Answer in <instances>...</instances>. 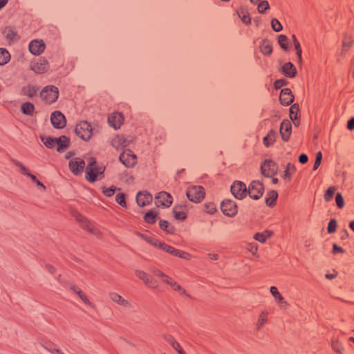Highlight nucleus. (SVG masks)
<instances>
[{
  "instance_id": "1",
  "label": "nucleus",
  "mask_w": 354,
  "mask_h": 354,
  "mask_svg": "<svg viewBox=\"0 0 354 354\" xmlns=\"http://www.w3.org/2000/svg\"><path fill=\"white\" fill-rule=\"evenodd\" d=\"M104 171V168L97 167L95 160L91 158L86 168V178L88 181L93 183L102 178Z\"/></svg>"
},
{
  "instance_id": "2",
  "label": "nucleus",
  "mask_w": 354,
  "mask_h": 354,
  "mask_svg": "<svg viewBox=\"0 0 354 354\" xmlns=\"http://www.w3.org/2000/svg\"><path fill=\"white\" fill-rule=\"evenodd\" d=\"M41 140L48 148L55 147L57 151H63L69 146V139L66 136L53 138L50 137L41 136Z\"/></svg>"
},
{
  "instance_id": "3",
  "label": "nucleus",
  "mask_w": 354,
  "mask_h": 354,
  "mask_svg": "<svg viewBox=\"0 0 354 354\" xmlns=\"http://www.w3.org/2000/svg\"><path fill=\"white\" fill-rule=\"evenodd\" d=\"M39 96L46 104H50L58 99L59 90L55 86H46L42 88Z\"/></svg>"
},
{
  "instance_id": "4",
  "label": "nucleus",
  "mask_w": 354,
  "mask_h": 354,
  "mask_svg": "<svg viewBox=\"0 0 354 354\" xmlns=\"http://www.w3.org/2000/svg\"><path fill=\"white\" fill-rule=\"evenodd\" d=\"M93 129L86 121H80L75 127L76 135L83 140L88 141L92 136Z\"/></svg>"
},
{
  "instance_id": "5",
  "label": "nucleus",
  "mask_w": 354,
  "mask_h": 354,
  "mask_svg": "<svg viewBox=\"0 0 354 354\" xmlns=\"http://www.w3.org/2000/svg\"><path fill=\"white\" fill-rule=\"evenodd\" d=\"M119 160L127 168L133 167L137 164V156L130 149L124 150L120 153Z\"/></svg>"
},
{
  "instance_id": "6",
  "label": "nucleus",
  "mask_w": 354,
  "mask_h": 354,
  "mask_svg": "<svg viewBox=\"0 0 354 354\" xmlns=\"http://www.w3.org/2000/svg\"><path fill=\"white\" fill-rule=\"evenodd\" d=\"M263 192V185L259 180H253L251 182L248 188V195L254 200L259 199L262 196Z\"/></svg>"
},
{
  "instance_id": "7",
  "label": "nucleus",
  "mask_w": 354,
  "mask_h": 354,
  "mask_svg": "<svg viewBox=\"0 0 354 354\" xmlns=\"http://www.w3.org/2000/svg\"><path fill=\"white\" fill-rule=\"evenodd\" d=\"M133 138L131 136L117 135L111 140V145L117 150L131 146Z\"/></svg>"
},
{
  "instance_id": "8",
  "label": "nucleus",
  "mask_w": 354,
  "mask_h": 354,
  "mask_svg": "<svg viewBox=\"0 0 354 354\" xmlns=\"http://www.w3.org/2000/svg\"><path fill=\"white\" fill-rule=\"evenodd\" d=\"M186 195L191 201L197 203L203 199L205 192L201 186H192L187 190Z\"/></svg>"
},
{
  "instance_id": "9",
  "label": "nucleus",
  "mask_w": 354,
  "mask_h": 354,
  "mask_svg": "<svg viewBox=\"0 0 354 354\" xmlns=\"http://www.w3.org/2000/svg\"><path fill=\"white\" fill-rule=\"evenodd\" d=\"M277 166L271 160H266L261 165V172L266 177H272L277 172Z\"/></svg>"
},
{
  "instance_id": "10",
  "label": "nucleus",
  "mask_w": 354,
  "mask_h": 354,
  "mask_svg": "<svg viewBox=\"0 0 354 354\" xmlns=\"http://www.w3.org/2000/svg\"><path fill=\"white\" fill-rule=\"evenodd\" d=\"M231 192L236 198L241 200L248 194V189L243 183L237 181L231 186Z\"/></svg>"
},
{
  "instance_id": "11",
  "label": "nucleus",
  "mask_w": 354,
  "mask_h": 354,
  "mask_svg": "<svg viewBox=\"0 0 354 354\" xmlns=\"http://www.w3.org/2000/svg\"><path fill=\"white\" fill-rule=\"evenodd\" d=\"M222 212L227 216L232 217L237 213L236 205L231 200H224L221 204Z\"/></svg>"
},
{
  "instance_id": "12",
  "label": "nucleus",
  "mask_w": 354,
  "mask_h": 354,
  "mask_svg": "<svg viewBox=\"0 0 354 354\" xmlns=\"http://www.w3.org/2000/svg\"><path fill=\"white\" fill-rule=\"evenodd\" d=\"M50 122L52 125L56 129H62L66 124L64 115L59 111H55L51 113Z\"/></svg>"
},
{
  "instance_id": "13",
  "label": "nucleus",
  "mask_w": 354,
  "mask_h": 354,
  "mask_svg": "<svg viewBox=\"0 0 354 354\" xmlns=\"http://www.w3.org/2000/svg\"><path fill=\"white\" fill-rule=\"evenodd\" d=\"M68 166L72 173L77 176L83 171L85 162L80 158H74L70 160Z\"/></svg>"
},
{
  "instance_id": "14",
  "label": "nucleus",
  "mask_w": 354,
  "mask_h": 354,
  "mask_svg": "<svg viewBox=\"0 0 354 354\" xmlns=\"http://www.w3.org/2000/svg\"><path fill=\"white\" fill-rule=\"evenodd\" d=\"M155 201L157 206H162L165 207H169L173 202L172 196L165 192H159L155 197Z\"/></svg>"
},
{
  "instance_id": "15",
  "label": "nucleus",
  "mask_w": 354,
  "mask_h": 354,
  "mask_svg": "<svg viewBox=\"0 0 354 354\" xmlns=\"http://www.w3.org/2000/svg\"><path fill=\"white\" fill-rule=\"evenodd\" d=\"M45 43L41 39H34L28 45L29 51L34 55H41L45 50Z\"/></svg>"
},
{
  "instance_id": "16",
  "label": "nucleus",
  "mask_w": 354,
  "mask_h": 354,
  "mask_svg": "<svg viewBox=\"0 0 354 354\" xmlns=\"http://www.w3.org/2000/svg\"><path fill=\"white\" fill-rule=\"evenodd\" d=\"M153 200L152 195L147 192H139L136 195V203L140 207L149 205Z\"/></svg>"
},
{
  "instance_id": "17",
  "label": "nucleus",
  "mask_w": 354,
  "mask_h": 354,
  "mask_svg": "<svg viewBox=\"0 0 354 354\" xmlns=\"http://www.w3.org/2000/svg\"><path fill=\"white\" fill-rule=\"evenodd\" d=\"M48 65V61L44 58H41L31 66L30 69L36 73L42 74L47 71Z\"/></svg>"
},
{
  "instance_id": "18",
  "label": "nucleus",
  "mask_w": 354,
  "mask_h": 354,
  "mask_svg": "<svg viewBox=\"0 0 354 354\" xmlns=\"http://www.w3.org/2000/svg\"><path fill=\"white\" fill-rule=\"evenodd\" d=\"M108 122L113 128L118 129L123 122V117L120 113H111L108 118Z\"/></svg>"
},
{
  "instance_id": "19",
  "label": "nucleus",
  "mask_w": 354,
  "mask_h": 354,
  "mask_svg": "<svg viewBox=\"0 0 354 354\" xmlns=\"http://www.w3.org/2000/svg\"><path fill=\"white\" fill-rule=\"evenodd\" d=\"M280 102L284 106H288L294 100V96L290 88H283L281 91Z\"/></svg>"
},
{
  "instance_id": "20",
  "label": "nucleus",
  "mask_w": 354,
  "mask_h": 354,
  "mask_svg": "<svg viewBox=\"0 0 354 354\" xmlns=\"http://www.w3.org/2000/svg\"><path fill=\"white\" fill-rule=\"evenodd\" d=\"M291 129V124L288 120H285L282 121L280 127V134L281 136V138L284 141H287L288 140Z\"/></svg>"
},
{
  "instance_id": "21",
  "label": "nucleus",
  "mask_w": 354,
  "mask_h": 354,
  "mask_svg": "<svg viewBox=\"0 0 354 354\" xmlns=\"http://www.w3.org/2000/svg\"><path fill=\"white\" fill-rule=\"evenodd\" d=\"M135 274L147 286H153L155 284V281L147 272H145L142 270H136Z\"/></svg>"
},
{
  "instance_id": "22",
  "label": "nucleus",
  "mask_w": 354,
  "mask_h": 354,
  "mask_svg": "<svg viewBox=\"0 0 354 354\" xmlns=\"http://www.w3.org/2000/svg\"><path fill=\"white\" fill-rule=\"evenodd\" d=\"M111 300L113 302H115L120 306L124 307H129L130 306V303L125 299H124L121 295L116 292H110L109 294Z\"/></svg>"
},
{
  "instance_id": "23",
  "label": "nucleus",
  "mask_w": 354,
  "mask_h": 354,
  "mask_svg": "<svg viewBox=\"0 0 354 354\" xmlns=\"http://www.w3.org/2000/svg\"><path fill=\"white\" fill-rule=\"evenodd\" d=\"M277 138V132L272 129L270 130L267 135L263 138V142L266 147L272 146Z\"/></svg>"
},
{
  "instance_id": "24",
  "label": "nucleus",
  "mask_w": 354,
  "mask_h": 354,
  "mask_svg": "<svg viewBox=\"0 0 354 354\" xmlns=\"http://www.w3.org/2000/svg\"><path fill=\"white\" fill-rule=\"evenodd\" d=\"M73 216L75 218L77 221L80 223L82 227L91 232H93V227L89 223L88 221L84 216H83L78 212L74 213Z\"/></svg>"
},
{
  "instance_id": "25",
  "label": "nucleus",
  "mask_w": 354,
  "mask_h": 354,
  "mask_svg": "<svg viewBox=\"0 0 354 354\" xmlns=\"http://www.w3.org/2000/svg\"><path fill=\"white\" fill-rule=\"evenodd\" d=\"M282 71L283 73L289 77H295L297 73L295 67L291 62L284 64L282 67Z\"/></svg>"
},
{
  "instance_id": "26",
  "label": "nucleus",
  "mask_w": 354,
  "mask_h": 354,
  "mask_svg": "<svg viewBox=\"0 0 354 354\" xmlns=\"http://www.w3.org/2000/svg\"><path fill=\"white\" fill-rule=\"evenodd\" d=\"M164 338L179 354H185V353L182 350L180 344L174 339L173 337L171 335H165Z\"/></svg>"
},
{
  "instance_id": "27",
  "label": "nucleus",
  "mask_w": 354,
  "mask_h": 354,
  "mask_svg": "<svg viewBox=\"0 0 354 354\" xmlns=\"http://www.w3.org/2000/svg\"><path fill=\"white\" fill-rule=\"evenodd\" d=\"M270 292L274 299V301L277 304L283 303V300L284 299V298L279 292L278 288L276 286H271L270 288Z\"/></svg>"
},
{
  "instance_id": "28",
  "label": "nucleus",
  "mask_w": 354,
  "mask_h": 354,
  "mask_svg": "<svg viewBox=\"0 0 354 354\" xmlns=\"http://www.w3.org/2000/svg\"><path fill=\"white\" fill-rule=\"evenodd\" d=\"M4 34L6 35V39L10 42L15 41L19 38L17 31L11 28H6Z\"/></svg>"
},
{
  "instance_id": "29",
  "label": "nucleus",
  "mask_w": 354,
  "mask_h": 354,
  "mask_svg": "<svg viewBox=\"0 0 354 354\" xmlns=\"http://www.w3.org/2000/svg\"><path fill=\"white\" fill-rule=\"evenodd\" d=\"M38 88L35 85H28L23 88V93L29 97L37 95Z\"/></svg>"
},
{
  "instance_id": "30",
  "label": "nucleus",
  "mask_w": 354,
  "mask_h": 354,
  "mask_svg": "<svg viewBox=\"0 0 354 354\" xmlns=\"http://www.w3.org/2000/svg\"><path fill=\"white\" fill-rule=\"evenodd\" d=\"M278 194L275 191H270L268 193V197L266 199V203L268 206H273L277 198Z\"/></svg>"
},
{
  "instance_id": "31",
  "label": "nucleus",
  "mask_w": 354,
  "mask_h": 354,
  "mask_svg": "<svg viewBox=\"0 0 354 354\" xmlns=\"http://www.w3.org/2000/svg\"><path fill=\"white\" fill-rule=\"evenodd\" d=\"M238 16L241 21L245 25H250L251 24V19L248 12L241 10L237 12Z\"/></svg>"
},
{
  "instance_id": "32",
  "label": "nucleus",
  "mask_w": 354,
  "mask_h": 354,
  "mask_svg": "<svg viewBox=\"0 0 354 354\" xmlns=\"http://www.w3.org/2000/svg\"><path fill=\"white\" fill-rule=\"evenodd\" d=\"M174 216L177 220H184L186 218L185 212L182 209L181 207L175 206L173 209Z\"/></svg>"
},
{
  "instance_id": "33",
  "label": "nucleus",
  "mask_w": 354,
  "mask_h": 354,
  "mask_svg": "<svg viewBox=\"0 0 354 354\" xmlns=\"http://www.w3.org/2000/svg\"><path fill=\"white\" fill-rule=\"evenodd\" d=\"M21 111L24 114L32 115L35 111L34 105L30 102H25L21 105Z\"/></svg>"
},
{
  "instance_id": "34",
  "label": "nucleus",
  "mask_w": 354,
  "mask_h": 354,
  "mask_svg": "<svg viewBox=\"0 0 354 354\" xmlns=\"http://www.w3.org/2000/svg\"><path fill=\"white\" fill-rule=\"evenodd\" d=\"M10 53L5 48H0V65H4L10 60Z\"/></svg>"
},
{
  "instance_id": "35",
  "label": "nucleus",
  "mask_w": 354,
  "mask_h": 354,
  "mask_svg": "<svg viewBox=\"0 0 354 354\" xmlns=\"http://www.w3.org/2000/svg\"><path fill=\"white\" fill-rule=\"evenodd\" d=\"M295 167L294 165L291 163H288L286 166V170L283 172V178L286 180H289L291 176V174L295 172Z\"/></svg>"
},
{
  "instance_id": "36",
  "label": "nucleus",
  "mask_w": 354,
  "mask_h": 354,
  "mask_svg": "<svg viewBox=\"0 0 354 354\" xmlns=\"http://www.w3.org/2000/svg\"><path fill=\"white\" fill-rule=\"evenodd\" d=\"M335 190L336 187L335 186L329 187L324 194V201L326 202L331 201V199L333 198Z\"/></svg>"
},
{
  "instance_id": "37",
  "label": "nucleus",
  "mask_w": 354,
  "mask_h": 354,
  "mask_svg": "<svg viewBox=\"0 0 354 354\" xmlns=\"http://www.w3.org/2000/svg\"><path fill=\"white\" fill-rule=\"evenodd\" d=\"M331 346L333 349L337 353H342L343 351V346L342 343L337 338H333L331 341Z\"/></svg>"
},
{
  "instance_id": "38",
  "label": "nucleus",
  "mask_w": 354,
  "mask_h": 354,
  "mask_svg": "<svg viewBox=\"0 0 354 354\" xmlns=\"http://www.w3.org/2000/svg\"><path fill=\"white\" fill-rule=\"evenodd\" d=\"M267 311H262L259 315L258 322H257V328L260 329L266 322L267 321Z\"/></svg>"
},
{
  "instance_id": "39",
  "label": "nucleus",
  "mask_w": 354,
  "mask_h": 354,
  "mask_svg": "<svg viewBox=\"0 0 354 354\" xmlns=\"http://www.w3.org/2000/svg\"><path fill=\"white\" fill-rule=\"evenodd\" d=\"M71 288L80 297V298L84 304L91 305V303L88 299L87 297L80 289L76 288L75 287H72Z\"/></svg>"
},
{
  "instance_id": "40",
  "label": "nucleus",
  "mask_w": 354,
  "mask_h": 354,
  "mask_svg": "<svg viewBox=\"0 0 354 354\" xmlns=\"http://www.w3.org/2000/svg\"><path fill=\"white\" fill-rule=\"evenodd\" d=\"M260 50L263 55H269L272 52V46L268 41H263L260 47Z\"/></svg>"
},
{
  "instance_id": "41",
  "label": "nucleus",
  "mask_w": 354,
  "mask_h": 354,
  "mask_svg": "<svg viewBox=\"0 0 354 354\" xmlns=\"http://www.w3.org/2000/svg\"><path fill=\"white\" fill-rule=\"evenodd\" d=\"M257 8H258V11L259 13H263L266 10H268L270 8V6H269L268 1H266V0L261 1L258 4Z\"/></svg>"
},
{
  "instance_id": "42",
  "label": "nucleus",
  "mask_w": 354,
  "mask_h": 354,
  "mask_svg": "<svg viewBox=\"0 0 354 354\" xmlns=\"http://www.w3.org/2000/svg\"><path fill=\"white\" fill-rule=\"evenodd\" d=\"M298 111L299 106L297 104H293L290 108V118L292 120H296L297 118Z\"/></svg>"
},
{
  "instance_id": "43",
  "label": "nucleus",
  "mask_w": 354,
  "mask_h": 354,
  "mask_svg": "<svg viewBox=\"0 0 354 354\" xmlns=\"http://www.w3.org/2000/svg\"><path fill=\"white\" fill-rule=\"evenodd\" d=\"M271 26L275 32H280L283 29L282 25L277 19H272Z\"/></svg>"
},
{
  "instance_id": "44",
  "label": "nucleus",
  "mask_w": 354,
  "mask_h": 354,
  "mask_svg": "<svg viewBox=\"0 0 354 354\" xmlns=\"http://www.w3.org/2000/svg\"><path fill=\"white\" fill-rule=\"evenodd\" d=\"M138 235H139L142 239H143L144 240H145L147 242H148L149 243H150L151 245L156 247L157 245H158V240L157 239H155L153 238H151L150 236H147L146 235H144V234H138Z\"/></svg>"
},
{
  "instance_id": "45",
  "label": "nucleus",
  "mask_w": 354,
  "mask_h": 354,
  "mask_svg": "<svg viewBox=\"0 0 354 354\" xmlns=\"http://www.w3.org/2000/svg\"><path fill=\"white\" fill-rule=\"evenodd\" d=\"M156 216V214L153 211H150L145 214V220L149 223H153L155 222Z\"/></svg>"
},
{
  "instance_id": "46",
  "label": "nucleus",
  "mask_w": 354,
  "mask_h": 354,
  "mask_svg": "<svg viewBox=\"0 0 354 354\" xmlns=\"http://www.w3.org/2000/svg\"><path fill=\"white\" fill-rule=\"evenodd\" d=\"M335 201H336V204H337V206L338 207V208L342 209L344 207V198H343L342 194L337 193L336 194Z\"/></svg>"
},
{
  "instance_id": "47",
  "label": "nucleus",
  "mask_w": 354,
  "mask_h": 354,
  "mask_svg": "<svg viewBox=\"0 0 354 354\" xmlns=\"http://www.w3.org/2000/svg\"><path fill=\"white\" fill-rule=\"evenodd\" d=\"M337 227V221L335 219H331L327 227L328 233L331 234L335 232Z\"/></svg>"
},
{
  "instance_id": "48",
  "label": "nucleus",
  "mask_w": 354,
  "mask_h": 354,
  "mask_svg": "<svg viewBox=\"0 0 354 354\" xmlns=\"http://www.w3.org/2000/svg\"><path fill=\"white\" fill-rule=\"evenodd\" d=\"M116 202L122 207H126L125 195L124 194H118L115 197Z\"/></svg>"
},
{
  "instance_id": "49",
  "label": "nucleus",
  "mask_w": 354,
  "mask_h": 354,
  "mask_svg": "<svg viewBox=\"0 0 354 354\" xmlns=\"http://www.w3.org/2000/svg\"><path fill=\"white\" fill-rule=\"evenodd\" d=\"M352 44L353 40L351 39V38L346 36L342 42L343 50H346L347 49H348L351 46Z\"/></svg>"
},
{
  "instance_id": "50",
  "label": "nucleus",
  "mask_w": 354,
  "mask_h": 354,
  "mask_svg": "<svg viewBox=\"0 0 354 354\" xmlns=\"http://www.w3.org/2000/svg\"><path fill=\"white\" fill-rule=\"evenodd\" d=\"M158 248L162 249V250L167 252V253H170L172 251L173 247L168 245L162 242L158 241L157 246Z\"/></svg>"
},
{
  "instance_id": "51",
  "label": "nucleus",
  "mask_w": 354,
  "mask_h": 354,
  "mask_svg": "<svg viewBox=\"0 0 354 354\" xmlns=\"http://www.w3.org/2000/svg\"><path fill=\"white\" fill-rule=\"evenodd\" d=\"M322 159V152L321 151L317 152L316 153V159H315V164L313 166V170H316L319 167V166L321 164Z\"/></svg>"
},
{
  "instance_id": "52",
  "label": "nucleus",
  "mask_w": 354,
  "mask_h": 354,
  "mask_svg": "<svg viewBox=\"0 0 354 354\" xmlns=\"http://www.w3.org/2000/svg\"><path fill=\"white\" fill-rule=\"evenodd\" d=\"M279 44L281 47L283 49H287L288 46L286 44L287 37L283 35H280L278 37Z\"/></svg>"
},
{
  "instance_id": "53",
  "label": "nucleus",
  "mask_w": 354,
  "mask_h": 354,
  "mask_svg": "<svg viewBox=\"0 0 354 354\" xmlns=\"http://www.w3.org/2000/svg\"><path fill=\"white\" fill-rule=\"evenodd\" d=\"M205 208V212L209 214H213L216 210V206L213 203L206 204Z\"/></svg>"
},
{
  "instance_id": "54",
  "label": "nucleus",
  "mask_w": 354,
  "mask_h": 354,
  "mask_svg": "<svg viewBox=\"0 0 354 354\" xmlns=\"http://www.w3.org/2000/svg\"><path fill=\"white\" fill-rule=\"evenodd\" d=\"M15 164L20 169L22 174L26 176L30 175V172L28 171V169L25 166H24L21 162H19V161H15Z\"/></svg>"
},
{
  "instance_id": "55",
  "label": "nucleus",
  "mask_w": 354,
  "mask_h": 354,
  "mask_svg": "<svg viewBox=\"0 0 354 354\" xmlns=\"http://www.w3.org/2000/svg\"><path fill=\"white\" fill-rule=\"evenodd\" d=\"M295 48L297 50V55L298 56V58H299V61H301V49L300 44L296 38H295Z\"/></svg>"
},
{
  "instance_id": "56",
  "label": "nucleus",
  "mask_w": 354,
  "mask_h": 354,
  "mask_svg": "<svg viewBox=\"0 0 354 354\" xmlns=\"http://www.w3.org/2000/svg\"><path fill=\"white\" fill-rule=\"evenodd\" d=\"M102 191H103V193L106 196H111L112 195H113L115 191V188L114 187H110V188H105V187H103L102 188Z\"/></svg>"
},
{
  "instance_id": "57",
  "label": "nucleus",
  "mask_w": 354,
  "mask_h": 354,
  "mask_svg": "<svg viewBox=\"0 0 354 354\" xmlns=\"http://www.w3.org/2000/svg\"><path fill=\"white\" fill-rule=\"evenodd\" d=\"M175 290L178 291L182 295H186L187 292L185 290H184L180 286L177 284L176 282H174L171 286Z\"/></svg>"
},
{
  "instance_id": "58",
  "label": "nucleus",
  "mask_w": 354,
  "mask_h": 354,
  "mask_svg": "<svg viewBox=\"0 0 354 354\" xmlns=\"http://www.w3.org/2000/svg\"><path fill=\"white\" fill-rule=\"evenodd\" d=\"M248 250L253 254H256L258 250V245L254 243H249L247 248Z\"/></svg>"
},
{
  "instance_id": "59",
  "label": "nucleus",
  "mask_w": 354,
  "mask_h": 354,
  "mask_svg": "<svg viewBox=\"0 0 354 354\" xmlns=\"http://www.w3.org/2000/svg\"><path fill=\"white\" fill-rule=\"evenodd\" d=\"M254 239L260 242V243H265L266 241V239L265 238V236H263V234L262 233H256L254 235Z\"/></svg>"
},
{
  "instance_id": "60",
  "label": "nucleus",
  "mask_w": 354,
  "mask_h": 354,
  "mask_svg": "<svg viewBox=\"0 0 354 354\" xmlns=\"http://www.w3.org/2000/svg\"><path fill=\"white\" fill-rule=\"evenodd\" d=\"M285 84H286V81L283 79L277 80L274 83V86L276 89L280 88L281 86H283Z\"/></svg>"
},
{
  "instance_id": "61",
  "label": "nucleus",
  "mask_w": 354,
  "mask_h": 354,
  "mask_svg": "<svg viewBox=\"0 0 354 354\" xmlns=\"http://www.w3.org/2000/svg\"><path fill=\"white\" fill-rule=\"evenodd\" d=\"M41 346L42 347H44L45 349H46L47 351H48L52 354H64L61 350H59V349H50V348H47L46 346H45L42 344H41Z\"/></svg>"
},
{
  "instance_id": "62",
  "label": "nucleus",
  "mask_w": 354,
  "mask_h": 354,
  "mask_svg": "<svg viewBox=\"0 0 354 354\" xmlns=\"http://www.w3.org/2000/svg\"><path fill=\"white\" fill-rule=\"evenodd\" d=\"M178 257L184 259H189L191 257V255L185 252L179 251Z\"/></svg>"
},
{
  "instance_id": "63",
  "label": "nucleus",
  "mask_w": 354,
  "mask_h": 354,
  "mask_svg": "<svg viewBox=\"0 0 354 354\" xmlns=\"http://www.w3.org/2000/svg\"><path fill=\"white\" fill-rule=\"evenodd\" d=\"M333 253H337V252H344V250L341 247L338 246L337 244L334 243L333 245Z\"/></svg>"
},
{
  "instance_id": "64",
  "label": "nucleus",
  "mask_w": 354,
  "mask_h": 354,
  "mask_svg": "<svg viewBox=\"0 0 354 354\" xmlns=\"http://www.w3.org/2000/svg\"><path fill=\"white\" fill-rule=\"evenodd\" d=\"M347 128L349 130H353L354 129V118H352L351 120H349L348 121Z\"/></svg>"
}]
</instances>
